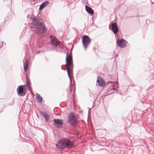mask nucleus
Masks as SVG:
<instances>
[{
	"label": "nucleus",
	"mask_w": 154,
	"mask_h": 154,
	"mask_svg": "<svg viewBox=\"0 0 154 154\" xmlns=\"http://www.w3.org/2000/svg\"><path fill=\"white\" fill-rule=\"evenodd\" d=\"M3 42H2V45H3Z\"/></svg>",
	"instance_id": "393cba45"
},
{
	"label": "nucleus",
	"mask_w": 154,
	"mask_h": 154,
	"mask_svg": "<svg viewBox=\"0 0 154 154\" xmlns=\"http://www.w3.org/2000/svg\"><path fill=\"white\" fill-rule=\"evenodd\" d=\"M68 122L72 126H75L78 123L77 119L73 112H71L68 115Z\"/></svg>",
	"instance_id": "7ed1b4c3"
},
{
	"label": "nucleus",
	"mask_w": 154,
	"mask_h": 154,
	"mask_svg": "<svg viewBox=\"0 0 154 154\" xmlns=\"http://www.w3.org/2000/svg\"><path fill=\"white\" fill-rule=\"evenodd\" d=\"M26 79L27 80V81H28V80H29V79L28 78V77L27 75H26Z\"/></svg>",
	"instance_id": "5701e85b"
},
{
	"label": "nucleus",
	"mask_w": 154,
	"mask_h": 154,
	"mask_svg": "<svg viewBox=\"0 0 154 154\" xmlns=\"http://www.w3.org/2000/svg\"><path fill=\"white\" fill-rule=\"evenodd\" d=\"M49 4V2L48 1H45L43 2L40 5L39 9L40 10H41L43 9L47 4Z\"/></svg>",
	"instance_id": "ddd939ff"
},
{
	"label": "nucleus",
	"mask_w": 154,
	"mask_h": 154,
	"mask_svg": "<svg viewBox=\"0 0 154 154\" xmlns=\"http://www.w3.org/2000/svg\"><path fill=\"white\" fill-rule=\"evenodd\" d=\"M85 9L87 12L90 14L91 15L94 14V11L91 7L86 5L85 6Z\"/></svg>",
	"instance_id": "9b49d317"
},
{
	"label": "nucleus",
	"mask_w": 154,
	"mask_h": 154,
	"mask_svg": "<svg viewBox=\"0 0 154 154\" xmlns=\"http://www.w3.org/2000/svg\"><path fill=\"white\" fill-rule=\"evenodd\" d=\"M50 37L51 42L56 40V38L55 36L51 35Z\"/></svg>",
	"instance_id": "a211bd4d"
},
{
	"label": "nucleus",
	"mask_w": 154,
	"mask_h": 154,
	"mask_svg": "<svg viewBox=\"0 0 154 154\" xmlns=\"http://www.w3.org/2000/svg\"><path fill=\"white\" fill-rule=\"evenodd\" d=\"M24 85H19L17 89V93L18 95L20 96H24L26 93V91L24 88Z\"/></svg>",
	"instance_id": "423d86ee"
},
{
	"label": "nucleus",
	"mask_w": 154,
	"mask_h": 154,
	"mask_svg": "<svg viewBox=\"0 0 154 154\" xmlns=\"http://www.w3.org/2000/svg\"><path fill=\"white\" fill-rule=\"evenodd\" d=\"M60 42L58 41L55 40L54 42H52V44L54 46H57L59 45Z\"/></svg>",
	"instance_id": "2eb2a0df"
},
{
	"label": "nucleus",
	"mask_w": 154,
	"mask_h": 154,
	"mask_svg": "<svg viewBox=\"0 0 154 154\" xmlns=\"http://www.w3.org/2000/svg\"><path fill=\"white\" fill-rule=\"evenodd\" d=\"M32 30L38 34H42L45 32L47 29L43 25H42L39 26L32 27Z\"/></svg>",
	"instance_id": "20e7f679"
},
{
	"label": "nucleus",
	"mask_w": 154,
	"mask_h": 154,
	"mask_svg": "<svg viewBox=\"0 0 154 154\" xmlns=\"http://www.w3.org/2000/svg\"><path fill=\"white\" fill-rule=\"evenodd\" d=\"M36 98L38 102L40 103H41L42 102L43 98L39 94L37 93L36 94Z\"/></svg>",
	"instance_id": "4468645a"
},
{
	"label": "nucleus",
	"mask_w": 154,
	"mask_h": 154,
	"mask_svg": "<svg viewBox=\"0 0 154 154\" xmlns=\"http://www.w3.org/2000/svg\"><path fill=\"white\" fill-rule=\"evenodd\" d=\"M70 91L71 92V89L70 90Z\"/></svg>",
	"instance_id": "a878e982"
},
{
	"label": "nucleus",
	"mask_w": 154,
	"mask_h": 154,
	"mask_svg": "<svg viewBox=\"0 0 154 154\" xmlns=\"http://www.w3.org/2000/svg\"><path fill=\"white\" fill-rule=\"evenodd\" d=\"M35 24L36 26H41L42 25V23L38 20L35 23Z\"/></svg>",
	"instance_id": "f3484780"
},
{
	"label": "nucleus",
	"mask_w": 154,
	"mask_h": 154,
	"mask_svg": "<svg viewBox=\"0 0 154 154\" xmlns=\"http://www.w3.org/2000/svg\"><path fill=\"white\" fill-rule=\"evenodd\" d=\"M23 65H24L23 67H24V71H26V69L27 68L28 66H27V65H25V63H23Z\"/></svg>",
	"instance_id": "6ab92c4d"
},
{
	"label": "nucleus",
	"mask_w": 154,
	"mask_h": 154,
	"mask_svg": "<svg viewBox=\"0 0 154 154\" xmlns=\"http://www.w3.org/2000/svg\"><path fill=\"white\" fill-rule=\"evenodd\" d=\"M25 62H23V63H25V65H27V66H28V60H27L26 59H25Z\"/></svg>",
	"instance_id": "aec40b11"
},
{
	"label": "nucleus",
	"mask_w": 154,
	"mask_h": 154,
	"mask_svg": "<svg viewBox=\"0 0 154 154\" xmlns=\"http://www.w3.org/2000/svg\"><path fill=\"white\" fill-rule=\"evenodd\" d=\"M41 114L46 121L48 120L50 117L49 114L43 112H41Z\"/></svg>",
	"instance_id": "f8f14e48"
},
{
	"label": "nucleus",
	"mask_w": 154,
	"mask_h": 154,
	"mask_svg": "<svg viewBox=\"0 0 154 154\" xmlns=\"http://www.w3.org/2000/svg\"><path fill=\"white\" fill-rule=\"evenodd\" d=\"M56 146L57 148L64 149L66 147L72 148L74 145L73 142L68 138H62L57 142Z\"/></svg>",
	"instance_id": "f257e3e1"
},
{
	"label": "nucleus",
	"mask_w": 154,
	"mask_h": 154,
	"mask_svg": "<svg viewBox=\"0 0 154 154\" xmlns=\"http://www.w3.org/2000/svg\"><path fill=\"white\" fill-rule=\"evenodd\" d=\"M97 82L100 87H103L105 85V82L102 77L97 76Z\"/></svg>",
	"instance_id": "1a4fd4ad"
},
{
	"label": "nucleus",
	"mask_w": 154,
	"mask_h": 154,
	"mask_svg": "<svg viewBox=\"0 0 154 154\" xmlns=\"http://www.w3.org/2000/svg\"><path fill=\"white\" fill-rule=\"evenodd\" d=\"M26 83L27 86H28V88L29 90L30 91H31V93H32V91L30 87V82L29 80H28L26 82Z\"/></svg>",
	"instance_id": "dca6fc26"
},
{
	"label": "nucleus",
	"mask_w": 154,
	"mask_h": 154,
	"mask_svg": "<svg viewBox=\"0 0 154 154\" xmlns=\"http://www.w3.org/2000/svg\"><path fill=\"white\" fill-rule=\"evenodd\" d=\"M61 69H64L62 67H61Z\"/></svg>",
	"instance_id": "b1692460"
},
{
	"label": "nucleus",
	"mask_w": 154,
	"mask_h": 154,
	"mask_svg": "<svg viewBox=\"0 0 154 154\" xmlns=\"http://www.w3.org/2000/svg\"><path fill=\"white\" fill-rule=\"evenodd\" d=\"M91 42V40L88 36L85 35L82 37V43L85 49L87 48Z\"/></svg>",
	"instance_id": "39448f33"
},
{
	"label": "nucleus",
	"mask_w": 154,
	"mask_h": 154,
	"mask_svg": "<svg viewBox=\"0 0 154 154\" xmlns=\"http://www.w3.org/2000/svg\"><path fill=\"white\" fill-rule=\"evenodd\" d=\"M38 20V19H37L36 18H34L32 19V20L33 22H34V23H35V22H36Z\"/></svg>",
	"instance_id": "412c9836"
},
{
	"label": "nucleus",
	"mask_w": 154,
	"mask_h": 154,
	"mask_svg": "<svg viewBox=\"0 0 154 154\" xmlns=\"http://www.w3.org/2000/svg\"><path fill=\"white\" fill-rule=\"evenodd\" d=\"M27 17L28 18H31V15H28L27 16Z\"/></svg>",
	"instance_id": "4be33fe9"
},
{
	"label": "nucleus",
	"mask_w": 154,
	"mask_h": 154,
	"mask_svg": "<svg viewBox=\"0 0 154 154\" xmlns=\"http://www.w3.org/2000/svg\"><path fill=\"white\" fill-rule=\"evenodd\" d=\"M109 28L111 29L114 34H116L119 31L118 25L116 23H112L109 25Z\"/></svg>",
	"instance_id": "6e6552de"
},
{
	"label": "nucleus",
	"mask_w": 154,
	"mask_h": 154,
	"mask_svg": "<svg viewBox=\"0 0 154 154\" xmlns=\"http://www.w3.org/2000/svg\"><path fill=\"white\" fill-rule=\"evenodd\" d=\"M54 125L58 128H61L63 127V120L59 119H54L53 120Z\"/></svg>",
	"instance_id": "0eeeda50"
},
{
	"label": "nucleus",
	"mask_w": 154,
	"mask_h": 154,
	"mask_svg": "<svg viewBox=\"0 0 154 154\" xmlns=\"http://www.w3.org/2000/svg\"><path fill=\"white\" fill-rule=\"evenodd\" d=\"M66 66L67 68L66 70L67 71V74L68 77L69 78L71 86L72 85V80L70 76V71L71 68L72 67L73 68V62H72V55L70 54L69 55V54L68 53L67 54V55L66 57Z\"/></svg>",
	"instance_id": "f03ea898"
},
{
	"label": "nucleus",
	"mask_w": 154,
	"mask_h": 154,
	"mask_svg": "<svg viewBox=\"0 0 154 154\" xmlns=\"http://www.w3.org/2000/svg\"><path fill=\"white\" fill-rule=\"evenodd\" d=\"M117 43V45L120 47L123 48L126 47V44L125 43V40L122 39V40L121 39H118Z\"/></svg>",
	"instance_id": "9d476101"
}]
</instances>
